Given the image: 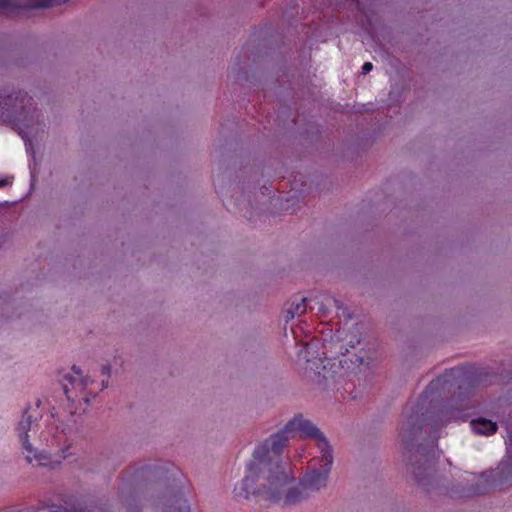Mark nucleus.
I'll return each instance as SVG.
<instances>
[{
	"mask_svg": "<svg viewBox=\"0 0 512 512\" xmlns=\"http://www.w3.org/2000/svg\"><path fill=\"white\" fill-rule=\"evenodd\" d=\"M287 485L288 484L281 489V498L278 500H271L272 502H279L282 500L285 506H295L308 500L312 496L306 487L302 485L300 480L297 485L286 489Z\"/></svg>",
	"mask_w": 512,
	"mask_h": 512,
	"instance_id": "10",
	"label": "nucleus"
},
{
	"mask_svg": "<svg viewBox=\"0 0 512 512\" xmlns=\"http://www.w3.org/2000/svg\"><path fill=\"white\" fill-rule=\"evenodd\" d=\"M8 205H9L8 201H5L4 203H0V206H8Z\"/></svg>",
	"mask_w": 512,
	"mask_h": 512,
	"instance_id": "25",
	"label": "nucleus"
},
{
	"mask_svg": "<svg viewBox=\"0 0 512 512\" xmlns=\"http://www.w3.org/2000/svg\"><path fill=\"white\" fill-rule=\"evenodd\" d=\"M125 474L127 478L123 477L119 485L120 501L125 512H128V506L130 505H135L141 511L138 498L143 488L148 483L162 479L166 470L158 464H142L127 470Z\"/></svg>",
	"mask_w": 512,
	"mask_h": 512,
	"instance_id": "5",
	"label": "nucleus"
},
{
	"mask_svg": "<svg viewBox=\"0 0 512 512\" xmlns=\"http://www.w3.org/2000/svg\"><path fill=\"white\" fill-rule=\"evenodd\" d=\"M234 80L238 83H244V82H249V83H252V80L250 79L249 77V73L247 70H245L244 68L242 67H239L235 73H234Z\"/></svg>",
	"mask_w": 512,
	"mask_h": 512,
	"instance_id": "14",
	"label": "nucleus"
},
{
	"mask_svg": "<svg viewBox=\"0 0 512 512\" xmlns=\"http://www.w3.org/2000/svg\"><path fill=\"white\" fill-rule=\"evenodd\" d=\"M101 374L105 377L101 381L102 390L109 387V378L111 376V365L104 364L101 366Z\"/></svg>",
	"mask_w": 512,
	"mask_h": 512,
	"instance_id": "16",
	"label": "nucleus"
},
{
	"mask_svg": "<svg viewBox=\"0 0 512 512\" xmlns=\"http://www.w3.org/2000/svg\"><path fill=\"white\" fill-rule=\"evenodd\" d=\"M334 305L337 309L341 308L340 301L332 296H327L325 298V302H321V306L319 307V311L325 313L329 306Z\"/></svg>",
	"mask_w": 512,
	"mask_h": 512,
	"instance_id": "15",
	"label": "nucleus"
},
{
	"mask_svg": "<svg viewBox=\"0 0 512 512\" xmlns=\"http://www.w3.org/2000/svg\"><path fill=\"white\" fill-rule=\"evenodd\" d=\"M80 383L83 387H87L90 383H93V380L89 376H84L81 378Z\"/></svg>",
	"mask_w": 512,
	"mask_h": 512,
	"instance_id": "19",
	"label": "nucleus"
},
{
	"mask_svg": "<svg viewBox=\"0 0 512 512\" xmlns=\"http://www.w3.org/2000/svg\"><path fill=\"white\" fill-rule=\"evenodd\" d=\"M292 434L299 431L303 438L315 441L321 455L333 454V448L322 431L309 419H305L301 413L294 415L288 422Z\"/></svg>",
	"mask_w": 512,
	"mask_h": 512,
	"instance_id": "7",
	"label": "nucleus"
},
{
	"mask_svg": "<svg viewBox=\"0 0 512 512\" xmlns=\"http://www.w3.org/2000/svg\"><path fill=\"white\" fill-rule=\"evenodd\" d=\"M64 379L67 380L70 384H73L75 382V378L70 374H66L64 376Z\"/></svg>",
	"mask_w": 512,
	"mask_h": 512,
	"instance_id": "22",
	"label": "nucleus"
},
{
	"mask_svg": "<svg viewBox=\"0 0 512 512\" xmlns=\"http://www.w3.org/2000/svg\"><path fill=\"white\" fill-rule=\"evenodd\" d=\"M32 425V416L28 413V410L24 411L21 420L18 423L17 430L19 432V438L22 442L23 448L29 453L26 456V460L31 463L32 457L30 454H33V457L39 461L42 465L44 464L42 461H46L49 459L48 455L45 452L38 451L34 449L32 445L28 441V431L31 429Z\"/></svg>",
	"mask_w": 512,
	"mask_h": 512,
	"instance_id": "9",
	"label": "nucleus"
},
{
	"mask_svg": "<svg viewBox=\"0 0 512 512\" xmlns=\"http://www.w3.org/2000/svg\"><path fill=\"white\" fill-rule=\"evenodd\" d=\"M292 437L286 423L254 449L252 459L247 464V475L240 487L235 488L237 496L248 499L252 495L263 500L281 498V489L295 480L291 461L288 456H283Z\"/></svg>",
	"mask_w": 512,
	"mask_h": 512,
	"instance_id": "2",
	"label": "nucleus"
},
{
	"mask_svg": "<svg viewBox=\"0 0 512 512\" xmlns=\"http://www.w3.org/2000/svg\"><path fill=\"white\" fill-rule=\"evenodd\" d=\"M12 237V232L7 229V228H3V229H0V248L7 242L11 239Z\"/></svg>",
	"mask_w": 512,
	"mask_h": 512,
	"instance_id": "17",
	"label": "nucleus"
},
{
	"mask_svg": "<svg viewBox=\"0 0 512 512\" xmlns=\"http://www.w3.org/2000/svg\"><path fill=\"white\" fill-rule=\"evenodd\" d=\"M497 379L488 368L454 367L432 380L420 401L405 409L399 438L407 469L418 485L427 490L434 487L440 427L450 420H466L465 402L477 388L493 385Z\"/></svg>",
	"mask_w": 512,
	"mask_h": 512,
	"instance_id": "1",
	"label": "nucleus"
},
{
	"mask_svg": "<svg viewBox=\"0 0 512 512\" xmlns=\"http://www.w3.org/2000/svg\"><path fill=\"white\" fill-rule=\"evenodd\" d=\"M506 429L507 455L496 468L485 470L478 475L470 473V478H466L464 483L456 486V490H452L454 495L458 497L485 495L498 486L512 484V409L506 420Z\"/></svg>",
	"mask_w": 512,
	"mask_h": 512,
	"instance_id": "4",
	"label": "nucleus"
},
{
	"mask_svg": "<svg viewBox=\"0 0 512 512\" xmlns=\"http://www.w3.org/2000/svg\"><path fill=\"white\" fill-rule=\"evenodd\" d=\"M168 485L160 499L162 512H191L190 505L184 496V483L180 478L166 477ZM128 512H141L135 505L128 506Z\"/></svg>",
	"mask_w": 512,
	"mask_h": 512,
	"instance_id": "6",
	"label": "nucleus"
},
{
	"mask_svg": "<svg viewBox=\"0 0 512 512\" xmlns=\"http://www.w3.org/2000/svg\"><path fill=\"white\" fill-rule=\"evenodd\" d=\"M27 92L14 87L0 88V121L7 123L25 141L26 149L33 150L34 141L42 140L45 123Z\"/></svg>",
	"mask_w": 512,
	"mask_h": 512,
	"instance_id": "3",
	"label": "nucleus"
},
{
	"mask_svg": "<svg viewBox=\"0 0 512 512\" xmlns=\"http://www.w3.org/2000/svg\"><path fill=\"white\" fill-rule=\"evenodd\" d=\"M9 183L8 179H2L0 180V187H4Z\"/></svg>",
	"mask_w": 512,
	"mask_h": 512,
	"instance_id": "23",
	"label": "nucleus"
},
{
	"mask_svg": "<svg viewBox=\"0 0 512 512\" xmlns=\"http://www.w3.org/2000/svg\"><path fill=\"white\" fill-rule=\"evenodd\" d=\"M469 424L473 433L479 436H492L498 431L497 421L484 416L471 419Z\"/></svg>",
	"mask_w": 512,
	"mask_h": 512,
	"instance_id": "11",
	"label": "nucleus"
},
{
	"mask_svg": "<svg viewBox=\"0 0 512 512\" xmlns=\"http://www.w3.org/2000/svg\"><path fill=\"white\" fill-rule=\"evenodd\" d=\"M63 390H64V393L67 395L69 392L67 385H63Z\"/></svg>",
	"mask_w": 512,
	"mask_h": 512,
	"instance_id": "24",
	"label": "nucleus"
},
{
	"mask_svg": "<svg viewBox=\"0 0 512 512\" xmlns=\"http://www.w3.org/2000/svg\"><path fill=\"white\" fill-rule=\"evenodd\" d=\"M497 376H498V379H497V382L495 384H498V383H507L509 380H511V377H502V375H499L498 373H495Z\"/></svg>",
	"mask_w": 512,
	"mask_h": 512,
	"instance_id": "20",
	"label": "nucleus"
},
{
	"mask_svg": "<svg viewBox=\"0 0 512 512\" xmlns=\"http://www.w3.org/2000/svg\"><path fill=\"white\" fill-rule=\"evenodd\" d=\"M333 454L321 455L320 468L309 469L299 480L312 495L325 488L328 483L329 473L333 464Z\"/></svg>",
	"mask_w": 512,
	"mask_h": 512,
	"instance_id": "8",
	"label": "nucleus"
},
{
	"mask_svg": "<svg viewBox=\"0 0 512 512\" xmlns=\"http://www.w3.org/2000/svg\"><path fill=\"white\" fill-rule=\"evenodd\" d=\"M358 361H359L360 363H363L362 358H358Z\"/></svg>",
	"mask_w": 512,
	"mask_h": 512,
	"instance_id": "26",
	"label": "nucleus"
},
{
	"mask_svg": "<svg viewBox=\"0 0 512 512\" xmlns=\"http://www.w3.org/2000/svg\"><path fill=\"white\" fill-rule=\"evenodd\" d=\"M71 369H72V371H73L75 374H77V375H81V374H82V370H81V368H80V367H78V366H76V365H73Z\"/></svg>",
	"mask_w": 512,
	"mask_h": 512,
	"instance_id": "21",
	"label": "nucleus"
},
{
	"mask_svg": "<svg viewBox=\"0 0 512 512\" xmlns=\"http://www.w3.org/2000/svg\"><path fill=\"white\" fill-rule=\"evenodd\" d=\"M373 69V65L371 62H365L362 66V74L366 75Z\"/></svg>",
	"mask_w": 512,
	"mask_h": 512,
	"instance_id": "18",
	"label": "nucleus"
},
{
	"mask_svg": "<svg viewBox=\"0 0 512 512\" xmlns=\"http://www.w3.org/2000/svg\"><path fill=\"white\" fill-rule=\"evenodd\" d=\"M50 512H90L86 507L78 504L74 505L71 509H68L66 507L53 505L51 507Z\"/></svg>",
	"mask_w": 512,
	"mask_h": 512,
	"instance_id": "13",
	"label": "nucleus"
},
{
	"mask_svg": "<svg viewBox=\"0 0 512 512\" xmlns=\"http://www.w3.org/2000/svg\"><path fill=\"white\" fill-rule=\"evenodd\" d=\"M307 298L303 297L299 302L293 301L288 308L284 311L285 321L288 322L292 320L296 315L300 316L305 313L307 309Z\"/></svg>",
	"mask_w": 512,
	"mask_h": 512,
	"instance_id": "12",
	"label": "nucleus"
}]
</instances>
